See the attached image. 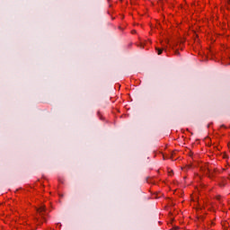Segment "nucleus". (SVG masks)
<instances>
[{
    "instance_id": "nucleus-2",
    "label": "nucleus",
    "mask_w": 230,
    "mask_h": 230,
    "mask_svg": "<svg viewBox=\"0 0 230 230\" xmlns=\"http://www.w3.org/2000/svg\"><path fill=\"white\" fill-rule=\"evenodd\" d=\"M38 213H40V215L41 217L44 216V211H46V207L45 206H41L40 208L37 209Z\"/></svg>"
},
{
    "instance_id": "nucleus-4",
    "label": "nucleus",
    "mask_w": 230,
    "mask_h": 230,
    "mask_svg": "<svg viewBox=\"0 0 230 230\" xmlns=\"http://www.w3.org/2000/svg\"><path fill=\"white\" fill-rule=\"evenodd\" d=\"M174 53H175V55H178V56L181 55V53L179 52V50H175Z\"/></svg>"
},
{
    "instance_id": "nucleus-5",
    "label": "nucleus",
    "mask_w": 230,
    "mask_h": 230,
    "mask_svg": "<svg viewBox=\"0 0 230 230\" xmlns=\"http://www.w3.org/2000/svg\"><path fill=\"white\" fill-rule=\"evenodd\" d=\"M228 4H230V0H227Z\"/></svg>"
},
{
    "instance_id": "nucleus-1",
    "label": "nucleus",
    "mask_w": 230,
    "mask_h": 230,
    "mask_svg": "<svg viewBox=\"0 0 230 230\" xmlns=\"http://www.w3.org/2000/svg\"><path fill=\"white\" fill-rule=\"evenodd\" d=\"M215 173H217V171L207 168V175H208L209 179H213Z\"/></svg>"
},
{
    "instance_id": "nucleus-3",
    "label": "nucleus",
    "mask_w": 230,
    "mask_h": 230,
    "mask_svg": "<svg viewBox=\"0 0 230 230\" xmlns=\"http://www.w3.org/2000/svg\"><path fill=\"white\" fill-rule=\"evenodd\" d=\"M156 51H157L158 55L163 54V49L156 48Z\"/></svg>"
}]
</instances>
